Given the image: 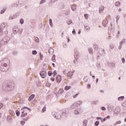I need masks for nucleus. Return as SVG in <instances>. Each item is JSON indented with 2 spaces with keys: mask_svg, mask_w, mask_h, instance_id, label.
Returning a JSON list of instances; mask_svg holds the SVG:
<instances>
[{
  "mask_svg": "<svg viewBox=\"0 0 126 126\" xmlns=\"http://www.w3.org/2000/svg\"><path fill=\"white\" fill-rule=\"evenodd\" d=\"M121 42H122V43H126V39H123L122 41H121Z\"/></svg>",
  "mask_w": 126,
  "mask_h": 126,
  "instance_id": "de8ad7c7",
  "label": "nucleus"
},
{
  "mask_svg": "<svg viewBox=\"0 0 126 126\" xmlns=\"http://www.w3.org/2000/svg\"><path fill=\"white\" fill-rule=\"evenodd\" d=\"M96 120H101V117H96Z\"/></svg>",
  "mask_w": 126,
  "mask_h": 126,
  "instance_id": "052dcab7",
  "label": "nucleus"
},
{
  "mask_svg": "<svg viewBox=\"0 0 126 126\" xmlns=\"http://www.w3.org/2000/svg\"><path fill=\"white\" fill-rule=\"evenodd\" d=\"M89 52L90 54H93V49L92 48H89Z\"/></svg>",
  "mask_w": 126,
  "mask_h": 126,
  "instance_id": "5701e85b",
  "label": "nucleus"
},
{
  "mask_svg": "<svg viewBox=\"0 0 126 126\" xmlns=\"http://www.w3.org/2000/svg\"><path fill=\"white\" fill-rule=\"evenodd\" d=\"M62 37H63V32L62 33Z\"/></svg>",
  "mask_w": 126,
  "mask_h": 126,
  "instance_id": "338daca9",
  "label": "nucleus"
},
{
  "mask_svg": "<svg viewBox=\"0 0 126 126\" xmlns=\"http://www.w3.org/2000/svg\"><path fill=\"white\" fill-rule=\"evenodd\" d=\"M35 97V94H32L29 98H28V101H32V99H34V97Z\"/></svg>",
  "mask_w": 126,
  "mask_h": 126,
  "instance_id": "9b49d317",
  "label": "nucleus"
},
{
  "mask_svg": "<svg viewBox=\"0 0 126 126\" xmlns=\"http://www.w3.org/2000/svg\"><path fill=\"white\" fill-rule=\"evenodd\" d=\"M62 76L61 75H58L56 78V81L58 83H60L62 81Z\"/></svg>",
  "mask_w": 126,
  "mask_h": 126,
  "instance_id": "20e7f679",
  "label": "nucleus"
},
{
  "mask_svg": "<svg viewBox=\"0 0 126 126\" xmlns=\"http://www.w3.org/2000/svg\"><path fill=\"white\" fill-rule=\"evenodd\" d=\"M18 28H14L13 29V33H14V34H16V33H17V32H18Z\"/></svg>",
  "mask_w": 126,
  "mask_h": 126,
  "instance_id": "2eb2a0df",
  "label": "nucleus"
},
{
  "mask_svg": "<svg viewBox=\"0 0 126 126\" xmlns=\"http://www.w3.org/2000/svg\"><path fill=\"white\" fill-rule=\"evenodd\" d=\"M120 4H121V3L119 1H117L115 3L116 6H120Z\"/></svg>",
  "mask_w": 126,
  "mask_h": 126,
  "instance_id": "393cba45",
  "label": "nucleus"
},
{
  "mask_svg": "<svg viewBox=\"0 0 126 126\" xmlns=\"http://www.w3.org/2000/svg\"><path fill=\"white\" fill-rule=\"evenodd\" d=\"M72 33L75 34V30H73L72 31Z\"/></svg>",
  "mask_w": 126,
  "mask_h": 126,
  "instance_id": "6e6d98bb",
  "label": "nucleus"
},
{
  "mask_svg": "<svg viewBox=\"0 0 126 126\" xmlns=\"http://www.w3.org/2000/svg\"><path fill=\"white\" fill-rule=\"evenodd\" d=\"M85 30H89L90 29V28L88 26H85Z\"/></svg>",
  "mask_w": 126,
  "mask_h": 126,
  "instance_id": "7c9ffc66",
  "label": "nucleus"
},
{
  "mask_svg": "<svg viewBox=\"0 0 126 126\" xmlns=\"http://www.w3.org/2000/svg\"><path fill=\"white\" fill-rule=\"evenodd\" d=\"M123 107H126V102H124L122 103Z\"/></svg>",
  "mask_w": 126,
  "mask_h": 126,
  "instance_id": "f704fd0d",
  "label": "nucleus"
},
{
  "mask_svg": "<svg viewBox=\"0 0 126 126\" xmlns=\"http://www.w3.org/2000/svg\"><path fill=\"white\" fill-rule=\"evenodd\" d=\"M72 75H73V72L72 71H70L67 73L68 77H69V78H70Z\"/></svg>",
  "mask_w": 126,
  "mask_h": 126,
  "instance_id": "9d476101",
  "label": "nucleus"
},
{
  "mask_svg": "<svg viewBox=\"0 0 126 126\" xmlns=\"http://www.w3.org/2000/svg\"><path fill=\"white\" fill-rule=\"evenodd\" d=\"M32 54V55H37V51L36 50H33Z\"/></svg>",
  "mask_w": 126,
  "mask_h": 126,
  "instance_id": "2f4dec72",
  "label": "nucleus"
},
{
  "mask_svg": "<svg viewBox=\"0 0 126 126\" xmlns=\"http://www.w3.org/2000/svg\"><path fill=\"white\" fill-rule=\"evenodd\" d=\"M6 26V23H2L0 26V32H2V29Z\"/></svg>",
  "mask_w": 126,
  "mask_h": 126,
  "instance_id": "39448f33",
  "label": "nucleus"
},
{
  "mask_svg": "<svg viewBox=\"0 0 126 126\" xmlns=\"http://www.w3.org/2000/svg\"><path fill=\"white\" fill-rule=\"evenodd\" d=\"M99 53L100 55H103V54L105 53V50H104L103 49L101 48V49H99Z\"/></svg>",
  "mask_w": 126,
  "mask_h": 126,
  "instance_id": "4468645a",
  "label": "nucleus"
},
{
  "mask_svg": "<svg viewBox=\"0 0 126 126\" xmlns=\"http://www.w3.org/2000/svg\"><path fill=\"white\" fill-rule=\"evenodd\" d=\"M82 103L81 100H78L74 103H73L70 106L71 109H73L77 108L80 104Z\"/></svg>",
  "mask_w": 126,
  "mask_h": 126,
  "instance_id": "f03ea898",
  "label": "nucleus"
},
{
  "mask_svg": "<svg viewBox=\"0 0 126 126\" xmlns=\"http://www.w3.org/2000/svg\"><path fill=\"white\" fill-rule=\"evenodd\" d=\"M123 42H122V41L120 42V46H123Z\"/></svg>",
  "mask_w": 126,
  "mask_h": 126,
  "instance_id": "4d7b16f0",
  "label": "nucleus"
},
{
  "mask_svg": "<svg viewBox=\"0 0 126 126\" xmlns=\"http://www.w3.org/2000/svg\"><path fill=\"white\" fill-rule=\"evenodd\" d=\"M101 110H102V111H105V110H106V108L104 107H102Z\"/></svg>",
  "mask_w": 126,
  "mask_h": 126,
  "instance_id": "09e8293b",
  "label": "nucleus"
},
{
  "mask_svg": "<svg viewBox=\"0 0 126 126\" xmlns=\"http://www.w3.org/2000/svg\"><path fill=\"white\" fill-rule=\"evenodd\" d=\"M49 23H50L51 26H53V23L52 22V19L49 20Z\"/></svg>",
  "mask_w": 126,
  "mask_h": 126,
  "instance_id": "58836bf2",
  "label": "nucleus"
},
{
  "mask_svg": "<svg viewBox=\"0 0 126 126\" xmlns=\"http://www.w3.org/2000/svg\"><path fill=\"white\" fill-rule=\"evenodd\" d=\"M54 115H55V117L56 118V119H58V120L61 119V116L60 115V114H59V113H55V114H54Z\"/></svg>",
  "mask_w": 126,
  "mask_h": 126,
  "instance_id": "6e6552de",
  "label": "nucleus"
},
{
  "mask_svg": "<svg viewBox=\"0 0 126 126\" xmlns=\"http://www.w3.org/2000/svg\"><path fill=\"white\" fill-rule=\"evenodd\" d=\"M107 119H110V118H111V117H110V116H108L107 117H105Z\"/></svg>",
  "mask_w": 126,
  "mask_h": 126,
  "instance_id": "0e129e2a",
  "label": "nucleus"
},
{
  "mask_svg": "<svg viewBox=\"0 0 126 126\" xmlns=\"http://www.w3.org/2000/svg\"><path fill=\"white\" fill-rule=\"evenodd\" d=\"M84 16H85V18H86V19H88V14H85Z\"/></svg>",
  "mask_w": 126,
  "mask_h": 126,
  "instance_id": "a19ab883",
  "label": "nucleus"
},
{
  "mask_svg": "<svg viewBox=\"0 0 126 126\" xmlns=\"http://www.w3.org/2000/svg\"><path fill=\"white\" fill-rule=\"evenodd\" d=\"M108 22H109V21H108V20H103V21L102 22V25L104 27H106V26H107Z\"/></svg>",
  "mask_w": 126,
  "mask_h": 126,
  "instance_id": "0eeeda50",
  "label": "nucleus"
},
{
  "mask_svg": "<svg viewBox=\"0 0 126 126\" xmlns=\"http://www.w3.org/2000/svg\"><path fill=\"white\" fill-rule=\"evenodd\" d=\"M52 74H53V72L49 71L48 72V75L49 76H51L52 75Z\"/></svg>",
  "mask_w": 126,
  "mask_h": 126,
  "instance_id": "473e14b6",
  "label": "nucleus"
},
{
  "mask_svg": "<svg viewBox=\"0 0 126 126\" xmlns=\"http://www.w3.org/2000/svg\"><path fill=\"white\" fill-rule=\"evenodd\" d=\"M53 62H56V56L54 55L52 58Z\"/></svg>",
  "mask_w": 126,
  "mask_h": 126,
  "instance_id": "cd10ccee",
  "label": "nucleus"
},
{
  "mask_svg": "<svg viewBox=\"0 0 126 126\" xmlns=\"http://www.w3.org/2000/svg\"><path fill=\"white\" fill-rule=\"evenodd\" d=\"M63 74H66V70H65L63 71Z\"/></svg>",
  "mask_w": 126,
  "mask_h": 126,
  "instance_id": "864d4df0",
  "label": "nucleus"
},
{
  "mask_svg": "<svg viewBox=\"0 0 126 126\" xmlns=\"http://www.w3.org/2000/svg\"><path fill=\"white\" fill-rule=\"evenodd\" d=\"M22 114L21 115V117L22 118H24V117H26L27 116V112L25 113V110H22Z\"/></svg>",
  "mask_w": 126,
  "mask_h": 126,
  "instance_id": "1a4fd4ad",
  "label": "nucleus"
},
{
  "mask_svg": "<svg viewBox=\"0 0 126 126\" xmlns=\"http://www.w3.org/2000/svg\"><path fill=\"white\" fill-rule=\"evenodd\" d=\"M71 8L72 10L74 11V10H75V9H76V6L73 5L71 6Z\"/></svg>",
  "mask_w": 126,
  "mask_h": 126,
  "instance_id": "6ab92c4d",
  "label": "nucleus"
},
{
  "mask_svg": "<svg viewBox=\"0 0 126 126\" xmlns=\"http://www.w3.org/2000/svg\"><path fill=\"white\" fill-rule=\"evenodd\" d=\"M122 10V9H121V8H119V9H118V11L120 12H121V11Z\"/></svg>",
  "mask_w": 126,
  "mask_h": 126,
  "instance_id": "69168bd1",
  "label": "nucleus"
},
{
  "mask_svg": "<svg viewBox=\"0 0 126 126\" xmlns=\"http://www.w3.org/2000/svg\"><path fill=\"white\" fill-rule=\"evenodd\" d=\"M4 90H8V91H11L14 89V84L13 83H9L8 84L3 86Z\"/></svg>",
  "mask_w": 126,
  "mask_h": 126,
  "instance_id": "f257e3e1",
  "label": "nucleus"
},
{
  "mask_svg": "<svg viewBox=\"0 0 126 126\" xmlns=\"http://www.w3.org/2000/svg\"><path fill=\"white\" fill-rule=\"evenodd\" d=\"M57 74H58V72H57V71H54L53 72V77H55V76L57 75Z\"/></svg>",
  "mask_w": 126,
  "mask_h": 126,
  "instance_id": "c756f323",
  "label": "nucleus"
},
{
  "mask_svg": "<svg viewBox=\"0 0 126 126\" xmlns=\"http://www.w3.org/2000/svg\"><path fill=\"white\" fill-rule=\"evenodd\" d=\"M46 106H44L42 110V113H44L46 112Z\"/></svg>",
  "mask_w": 126,
  "mask_h": 126,
  "instance_id": "bb28decb",
  "label": "nucleus"
},
{
  "mask_svg": "<svg viewBox=\"0 0 126 126\" xmlns=\"http://www.w3.org/2000/svg\"><path fill=\"white\" fill-rule=\"evenodd\" d=\"M104 8L105 7H104V6H100L99 7V13H101V12H103V10H104Z\"/></svg>",
  "mask_w": 126,
  "mask_h": 126,
  "instance_id": "ddd939ff",
  "label": "nucleus"
},
{
  "mask_svg": "<svg viewBox=\"0 0 126 126\" xmlns=\"http://www.w3.org/2000/svg\"><path fill=\"white\" fill-rule=\"evenodd\" d=\"M43 2H45L43 0H42L40 1V3L41 4L43 3Z\"/></svg>",
  "mask_w": 126,
  "mask_h": 126,
  "instance_id": "680f3d73",
  "label": "nucleus"
},
{
  "mask_svg": "<svg viewBox=\"0 0 126 126\" xmlns=\"http://www.w3.org/2000/svg\"><path fill=\"white\" fill-rule=\"evenodd\" d=\"M121 123H122V122L121 121H117L116 123H115V125H119V124H121Z\"/></svg>",
  "mask_w": 126,
  "mask_h": 126,
  "instance_id": "4c0bfd02",
  "label": "nucleus"
},
{
  "mask_svg": "<svg viewBox=\"0 0 126 126\" xmlns=\"http://www.w3.org/2000/svg\"><path fill=\"white\" fill-rule=\"evenodd\" d=\"M90 87H91V85L90 84H88L87 88H90Z\"/></svg>",
  "mask_w": 126,
  "mask_h": 126,
  "instance_id": "5fc2aeb1",
  "label": "nucleus"
},
{
  "mask_svg": "<svg viewBox=\"0 0 126 126\" xmlns=\"http://www.w3.org/2000/svg\"><path fill=\"white\" fill-rule=\"evenodd\" d=\"M28 119H29V117H27L26 118H24V121H27V120H28Z\"/></svg>",
  "mask_w": 126,
  "mask_h": 126,
  "instance_id": "8fccbe9b",
  "label": "nucleus"
},
{
  "mask_svg": "<svg viewBox=\"0 0 126 126\" xmlns=\"http://www.w3.org/2000/svg\"><path fill=\"white\" fill-rule=\"evenodd\" d=\"M83 126H87V120H85L83 121Z\"/></svg>",
  "mask_w": 126,
  "mask_h": 126,
  "instance_id": "a211bd4d",
  "label": "nucleus"
},
{
  "mask_svg": "<svg viewBox=\"0 0 126 126\" xmlns=\"http://www.w3.org/2000/svg\"><path fill=\"white\" fill-rule=\"evenodd\" d=\"M5 11V9H3L1 10V14H2V13H4V12Z\"/></svg>",
  "mask_w": 126,
  "mask_h": 126,
  "instance_id": "ea45409f",
  "label": "nucleus"
},
{
  "mask_svg": "<svg viewBox=\"0 0 126 126\" xmlns=\"http://www.w3.org/2000/svg\"><path fill=\"white\" fill-rule=\"evenodd\" d=\"M6 39L9 40V38H8V37H5L3 40H2L1 43H2V42H5V43H7V41H5V40H6Z\"/></svg>",
  "mask_w": 126,
  "mask_h": 126,
  "instance_id": "aec40b11",
  "label": "nucleus"
},
{
  "mask_svg": "<svg viewBox=\"0 0 126 126\" xmlns=\"http://www.w3.org/2000/svg\"><path fill=\"white\" fill-rule=\"evenodd\" d=\"M49 54H53L54 53V50L52 49H50L49 50Z\"/></svg>",
  "mask_w": 126,
  "mask_h": 126,
  "instance_id": "b1692460",
  "label": "nucleus"
},
{
  "mask_svg": "<svg viewBox=\"0 0 126 126\" xmlns=\"http://www.w3.org/2000/svg\"><path fill=\"white\" fill-rule=\"evenodd\" d=\"M35 41H36V42H37V43L39 42V41H40L39 39V38H38V37H36V38H35Z\"/></svg>",
  "mask_w": 126,
  "mask_h": 126,
  "instance_id": "79ce46f5",
  "label": "nucleus"
},
{
  "mask_svg": "<svg viewBox=\"0 0 126 126\" xmlns=\"http://www.w3.org/2000/svg\"><path fill=\"white\" fill-rule=\"evenodd\" d=\"M40 75L42 78H45L47 76V73L45 71H42L40 72Z\"/></svg>",
  "mask_w": 126,
  "mask_h": 126,
  "instance_id": "7ed1b4c3",
  "label": "nucleus"
},
{
  "mask_svg": "<svg viewBox=\"0 0 126 126\" xmlns=\"http://www.w3.org/2000/svg\"><path fill=\"white\" fill-rule=\"evenodd\" d=\"M16 114L17 117H19V115H20V112H19V111H16Z\"/></svg>",
  "mask_w": 126,
  "mask_h": 126,
  "instance_id": "c85d7f7f",
  "label": "nucleus"
},
{
  "mask_svg": "<svg viewBox=\"0 0 126 126\" xmlns=\"http://www.w3.org/2000/svg\"><path fill=\"white\" fill-rule=\"evenodd\" d=\"M2 66H4L5 68H6V66H7V64L6 63H3Z\"/></svg>",
  "mask_w": 126,
  "mask_h": 126,
  "instance_id": "72a5a7b5",
  "label": "nucleus"
},
{
  "mask_svg": "<svg viewBox=\"0 0 126 126\" xmlns=\"http://www.w3.org/2000/svg\"><path fill=\"white\" fill-rule=\"evenodd\" d=\"M67 39L68 40V42H69V37H67Z\"/></svg>",
  "mask_w": 126,
  "mask_h": 126,
  "instance_id": "774afa93",
  "label": "nucleus"
},
{
  "mask_svg": "<svg viewBox=\"0 0 126 126\" xmlns=\"http://www.w3.org/2000/svg\"><path fill=\"white\" fill-rule=\"evenodd\" d=\"M3 107V104L2 103H0V109H1Z\"/></svg>",
  "mask_w": 126,
  "mask_h": 126,
  "instance_id": "37998d69",
  "label": "nucleus"
},
{
  "mask_svg": "<svg viewBox=\"0 0 126 126\" xmlns=\"http://www.w3.org/2000/svg\"><path fill=\"white\" fill-rule=\"evenodd\" d=\"M80 109L78 108L76 109L74 111V114H75V115H78V114H79V113H80Z\"/></svg>",
  "mask_w": 126,
  "mask_h": 126,
  "instance_id": "dca6fc26",
  "label": "nucleus"
},
{
  "mask_svg": "<svg viewBox=\"0 0 126 126\" xmlns=\"http://www.w3.org/2000/svg\"><path fill=\"white\" fill-rule=\"evenodd\" d=\"M20 22L21 24H23V23H24V21L23 20V19H21L20 21Z\"/></svg>",
  "mask_w": 126,
  "mask_h": 126,
  "instance_id": "c9c22d12",
  "label": "nucleus"
},
{
  "mask_svg": "<svg viewBox=\"0 0 126 126\" xmlns=\"http://www.w3.org/2000/svg\"><path fill=\"white\" fill-rule=\"evenodd\" d=\"M70 88H71V86H66L64 88V90H65L66 91H67V90H69Z\"/></svg>",
  "mask_w": 126,
  "mask_h": 126,
  "instance_id": "f3484780",
  "label": "nucleus"
},
{
  "mask_svg": "<svg viewBox=\"0 0 126 126\" xmlns=\"http://www.w3.org/2000/svg\"><path fill=\"white\" fill-rule=\"evenodd\" d=\"M110 48H111V49H114V45H113V44H110Z\"/></svg>",
  "mask_w": 126,
  "mask_h": 126,
  "instance_id": "c03bdc74",
  "label": "nucleus"
},
{
  "mask_svg": "<svg viewBox=\"0 0 126 126\" xmlns=\"http://www.w3.org/2000/svg\"><path fill=\"white\" fill-rule=\"evenodd\" d=\"M78 96V94H77L73 96V98H76V97H77Z\"/></svg>",
  "mask_w": 126,
  "mask_h": 126,
  "instance_id": "49530a36",
  "label": "nucleus"
},
{
  "mask_svg": "<svg viewBox=\"0 0 126 126\" xmlns=\"http://www.w3.org/2000/svg\"><path fill=\"white\" fill-rule=\"evenodd\" d=\"M106 120H107V118H104L103 119V122H105V121H106Z\"/></svg>",
  "mask_w": 126,
  "mask_h": 126,
  "instance_id": "e2e57ef3",
  "label": "nucleus"
},
{
  "mask_svg": "<svg viewBox=\"0 0 126 126\" xmlns=\"http://www.w3.org/2000/svg\"><path fill=\"white\" fill-rule=\"evenodd\" d=\"M0 70L1 71H6V68H5L4 66H0Z\"/></svg>",
  "mask_w": 126,
  "mask_h": 126,
  "instance_id": "f8f14e48",
  "label": "nucleus"
},
{
  "mask_svg": "<svg viewBox=\"0 0 126 126\" xmlns=\"http://www.w3.org/2000/svg\"><path fill=\"white\" fill-rule=\"evenodd\" d=\"M95 126H98L99 125V121H96L95 123Z\"/></svg>",
  "mask_w": 126,
  "mask_h": 126,
  "instance_id": "a18cd8bd",
  "label": "nucleus"
},
{
  "mask_svg": "<svg viewBox=\"0 0 126 126\" xmlns=\"http://www.w3.org/2000/svg\"><path fill=\"white\" fill-rule=\"evenodd\" d=\"M118 49H119V50H121V49H122V45H120V46H119V47H118Z\"/></svg>",
  "mask_w": 126,
  "mask_h": 126,
  "instance_id": "bf43d9fd",
  "label": "nucleus"
},
{
  "mask_svg": "<svg viewBox=\"0 0 126 126\" xmlns=\"http://www.w3.org/2000/svg\"><path fill=\"white\" fill-rule=\"evenodd\" d=\"M24 109H27L28 110H30V108L25 106V107H23L22 109H21V111H24Z\"/></svg>",
  "mask_w": 126,
  "mask_h": 126,
  "instance_id": "a878e982",
  "label": "nucleus"
},
{
  "mask_svg": "<svg viewBox=\"0 0 126 126\" xmlns=\"http://www.w3.org/2000/svg\"><path fill=\"white\" fill-rule=\"evenodd\" d=\"M59 93L60 94H63V89H60L59 91Z\"/></svg>",
  "mask_w": 126,
  "mask_h": 126,
  "instance_id": "4be33fe9",
  "label": "nucleus"
},
{
  "mask_svg": "<svg viewBox=\"0 0 126 126\" xmlns=\"http://www.w3.org/2000/svg\"><path fill=\"white\" fill-rule=\"evenodd\" d=\"M124 99H125V96H124L119 97L118 98V100H119V101H123V100H124Z\"/></svg>",
  "mask_w": 126,
  "mask_h": 126,
  "instance_id": "412c9836",
  "label": "nucleus"
},
{
  "mask_svg": "<svg viewBox=\"0 0 126 126\" xmlns=\"http://www.w3.org/2000/svg\"><path fill=\"white\" fill-rule=\"evenodd\" d=\"M122 63H125V58H122Z\"/></svg>",
  "mask_w": 126,
  "mask_h": 126,
  "instance_id": "603ef678",
  "label": "nucleus"
},
{
  "mask_svg": "<svg viewBox=\"0 0 126 126\" xmlns=\"http://www.w3.org/2000/svg\"><path fill=\"white\" fill-rule=\"evenodd\" d=\"M25 124V121H21V125H22V126H24Z\"/></svg>",
  "mask_w": 126,
  "mask_h": 126,
  "instance_id": "e433bc0d",
  "label": "nucleus"
},
{
  "mask_svg": "<svg viewBox=\"0 0 126 126\" xmlns=\"http://www.w3.org/2000/svg\"><path fill=\"white\" fill-rule=\"evenodd\" d=\"M74 58L76 59V61H77L79 59V53L75 52L74 54Z\"/></svg>",
  "mask_w": 126,
  "mask_h": 126,
  "instance_id": "423d86ee",
  "label": "nucleus"
},
{
  "mask_svg": "<svg viewBox=\"0 0 126 126\" xmlns=\"http://www.w3.org/2000/svg\"><path fill=\"white\" fill-rule=\"evenodd\" d=\"M14 18H15V17H10L9 18V19H10V20H12V19H14Z\"/></svg>",
  "mask_w": 126,
  "mask_h": 126,
  "instance_id": "13d9d810",
  "label": "nucleus"
},
{
  "mask_svg": "<svg viewBox=\"0 0 126 126\" xmlns=\"http://www.w3.org/2000/svg\"><path fill=\"white\" fill-rule=\"evenodd\" d=\"M51 81H55V78H54V77L51 78Z\"/></svg>",
  "mask_w": 126,
  "mask_h": 126,
  "instance_id": "3c124183",
  "label": "nucleus"
}]
</instances>
